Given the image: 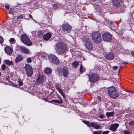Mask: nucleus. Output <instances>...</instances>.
<instances>
[{
  "label": "nucleus",
  "instance_id": "nucleus-1",
  "mask_svg": "<svg viewBox=\"0 0 134 134\" xmlns=\"http://www.w3.org/2000/svg\"><path fill=\"white\" fill-rule=\"evenodd\" d=\"M108 92L109 96L112 98L116 99L119 96V93L115 87L112 86L109 87L108 90Z\"/></svg>",
  "mask_w": 134,
  "mask_h": 134
},
{
  "label": "nucleus",
  "instance_id": "nucleus-2",
  "mask_svg": "<svg viewBox=\"0 0 134 134\" xmlns=\"http://www.w3.org/2000/svg\"><path fill=\"white\" fill-rule=\"evenodd\" d=\"M91 37L93 42L96 44L100 43L102 40L101 35L99 32H93L92 33Z\"/></svg>",
  "mask_w": 134,
  "mask_h": 134
},
{
  "label": "nucleus",
  "instance_id": "nucleus-3",
  "mask_svg": "<svg viewBox=\"0 0 134 134\" xmlns=\"http://www.w3.org/2000/svg\"><path fill=\"white\" fill-rule=\"evenodd\" d=\"M83 42L88 49L92 50L93 49V45L91 43L90 39L87 37H86L84 39Z\"/></svg>",
  "mask_w": 134,
  "mask_h": 134
},
{
  "label": "nucleus",
  "instance_id": "nucleus-4",
  "mask_svg": "<svg viewBox=\"0 0 134 134\" xmlns=\"http://www.w3.org/2000/svg\"><path fill=\"white\" fill-rule=\"evenodd\" d=\"M82 122L87 125L88 127H92L96 129H99L101 127L100 125L97 124L96 122H92L91 123L90 122L86 120H82Z\"/></svg>",
  "mask_w": 134,
  "mask_h": 134
},
{
  "label": "nucleus",
  "instance_id": "nucleus-5",
  "mask_svg": "<svg viewBox=\"0 0 134 134\" xmlns=\"http://www.w3.org/2000/svg\"><path fill=\"white\" fill-rule=\"evenodd\" d=\"M55 48L58 50H66L68 49V47L64 43L59 42L55 45Z\"/></svg>",
  "mask_w": 134,
  "mask_h": 134
},
{
  "label": "nucleus",
  "instance_id": "nucleus-6",
  "mask_svg": "<svg viewBox=\"0 0 134 134\" xmlns=\"http://www.w3.org/2000/svg\"><path fill=\"white\" fill-rule=\"evenodd\" d=\"M113 4L116 7H121L123 9L121 12H123L125 8L123 2L122 0H113Z\"/></svg>",
  "mask_w": 134,
  "mask_h": 134
},
{
  "label": "nucleus",
  "instance_id": "nucleus-7",
  "mask_svg": "<svg viewBox=\"0 0 134 134\" xmlns=\"http://www.w3.org/2000/svg\"><path fill=\"white\" fill-rule=\"evenodd\" d=\"M21 40L23 43L28 46L31 45L32 44L30 39L25 34H23L21 35Z\"/></svg>",
  "mask_w": 134,
  "mask_h": 134
},
{
  "label": "nucleus",
  "instance_id": "nucleus-8",
  "mask_svg": "<svg viewBox=\"0 0 134 134\" xmlns=\"http://www.w3.org/2000/svg\"><path fill=\"white\" fill-rule=\"evenodd\" d=\"M27 75L29 77L31 76L33 74V69L31 66L28 64H26L24 66Z\"/></svg>",
  "mask_w": 134,
  "mask_h": 134
},
{
  "label": "nucleus",
  "instance_id": "nucleus-9",
  "mask_svg": "<svg viewBox=\"0 0 134 134\" xmlns=\"http://www.w3.org/2000/svg\"><path fill=\"white\" fill-rule=\"evenodd\" d=\"M103 40L107 42H110L112 40V36L111 34L108 33H105L102 35Z\"/></svg>",
  "mask_w": 134,
  "mask_h": 134
},
{
  "label": "nucleus",
  "instance_id": "nucleus-10",
  "mask_svg": "<svg viewBox=\"0 0 134 134\" xmlns=\"http://www.w3.org/2000/svg\"><path fill=\"white\" fill-rule=\"evenodd\" d=\"M89 80L91 82L94 83L98 81L99 77L97 74H94L90 75H89Z\"/></svg>",
  "mask_w": 134,
  "mask_h": 134
},
{
  "label": "nucleus",
  "instance_id": "nucleus-11",
  "mask_svg": "<svg viewBox=\"0 0 134 134\" xmlns=\"http://www.w3.org/2000/svg\"><path fill=\"white\" fill-rule=\"evenodd\" d=\"M71 26L67 23H65L62 25V28L64 32L69 33L71 29Z\"/></svg>",
  "mask_w": 134,
  "mask_h": 134
},
{
  "label": "nucleus",
  "instance_id": "nucleus-12",
  "mask_svg": "<svg viewBox=\"0 0 134 134\" xmlns=\"http://www.w3.org/2000/svg\"><path fill=\"white\" fill-rule=\"evenodd\" d=\"M49 60L51 62H52L53 63L56 64H59L60 62L58 58L55 56L51 55H49Z\"/></svg>",
  "mask_w": 134,
  "mask_h": 134
},
{
  "label": "nucleus",
  "instance_id": "nucleus-13",
  "mask_svg": "<svg viewBox=\"0 0 134 134\" xmlns=\"http://www.w3.org/2000/svg\"><path fill=\"white\" fill-rule=\"evenodd\" d=\"M45 81V80L44 76L39 75L37 76L35 83L38 85L40 84H43V82Z\"/></svg>",
  "mask_w": 134,
  "mask_h": 134
},
{
  "label": "nucleus",
  "instance_id": "nucleus-14",
  "mask_svg": "<svg viewBox=\"0 0 134 134\" xmlns=\"http://www.w3.org/2000/svg\"><path fill=\"white\" fill-rule=\"evenodd\" d=\"M119 125L118 123H115L111 124L110 127L109 129L113 131H115L116 129L119 127Z\"/></svg>",
  "mask_w": 134,
  "mask_h": 134
},
{
  "label": "nucleus",
  "instance_id": "nucleus-15",
  "mask_svg": "<svg viewBox=\"0 0 134 134\" xmlns=\"http://www.w3.org/2000/svg\"><path fill=\"white\" fill-rule=\"evenodd\" d=\"M62 72L63 75L65 77H66L68 74V70L67 68L64 66L62 68Z\"/></svg>",
  "mask_w": 134,
  "mask_h": 134
},
{
  "label": "nucleus",
  "instance_id": "nucleus-16",
  "mask_svg": "<svg viewBox=\"0 0 134 134\" xmlns=\"http://www.w3.org/2000/svg\"><path fill=\"white\" fill-rule=\"evenodd\" d=\"M106 58L108 60H111L114 58V56L112 52H110L106 56Z\"/></svg>",
  "mask_w": 134,
  "mask_h": 134
},
{
  "label": "nucleus",
  "instance_id": "nucleus-17",
  "mask_svg": "<svg viewBox=\"0 0 134 134\" xmlns=\"http://www.w3.org/2000/svg\"><path fill=\"white\" fill-rule=\"evenodd\" d=\"M51 36L52 35L50 33H47L44 35L43 38L45 40L48 41L50 38Z\"/></svg>",
  "mask_w": 134,
  "mask_h": 134
},
{
  "label": "nucleus",
  "instance_id": "nucleus-18",
  "mask_svg": "<svg viewBox=\"0 0 134 134\" xmlns=\"http://www.w3.org/2000/svg\"><path fill=\"white\" fill-rule=\"evenodd\" d=\"M23 57L20 55H18L15 58V62L16 63H18L19 61H21L23 60Z\"/></svg>",
  "mask_w": 134,
  "mask_h": 134
},
{
  "label": "nucleus",
  "instance_id": "nucleus-19",
  "mask_svg": "<svg viewBox=\"0 0 134 134\" xmlns=\"http://www.w3.org/2000/svg\"><path fill=\"white\" fill-rule=\"evenodd\" d=\"M18 82L19 84V85L18 86L22 90H25L27 88L26 86H24L23 87H20L23 85V82L20 80L18 81Z\"/></svg>",
  "mask_w": 134,
  "mask_h": 134
},
{
  "label": "nucleus",
  "instance_id": "nucleus-20",
  "mask_svg": "<svg viewBox=\"0 0 134 134\" xmlns=\"http://www.w3.org/2000/svg\"><path fill=\"white\" fill-rule=\"evenodd\" d=\"M94 11L96 12H100V6L97 4H95L94 5Z\"/></svg>",
  "mask_w": 134,
  "mask_h": 134
},
{
  "label": "nucleus",
  "instance_id": "nucleus-21",
  "mask_svg": "<svg viewBox=\"0 0 134 134\" xmlns=\"http://www.w3.org/2000/svg\"><path fill=\"white\" fill-rule=\"evenodd\" d=\"M114 111L112 112H107L106 113V116L107 118L113 116L114 115Z\"/></svg>",
  "mask_w": 134,
  "mask_h": 134
},
{
  "label": "nucleus",
  "instance_id": "nucleus-22",
  "mask_svg": "<svg viewBox=\"0 0 134 134\" xmlns=\"http://www.w3.org/2000/svg\"><path fill=\"white\" fill-rule=\"evenodd\" d=\"M42 35V32L40 31H37L35 32V35L37 37H40Z\"/></svg>",
  "mask_w": 134,
  "mask_h": 134
},
{
  "label": "nucleus",
  "instance_id": "nucleus-23",
  "mask_svg": "<svg viewBox=\"0 0 134 134\" xmlns=\"http://www.w3.org/2000/svg\"><path fill=\"white\" fill-rule=\"evenodd\" d=\"M79 63L78 61H74L72 64V66L74 68H75L77 67L79 65Z\"/></svg>",
  "mask_w": 134,
  "mask_h": 134
},
{
  "label": "nucleus",
  "instance_id": "nucleus-24",
  "mask_svg": "<svg viewBox=\"0 0 134 134\" xmlns=\"http://www.w3.org/2000/svg\"><path fill=\"white\" fill-rule=\"evenodd\" d=\"M51 72V70L49 68H47L44 70V72L47 74H50Z\"/></svg>",
  "mask_w": 134,
  "mask_h": 134
},
{
  "label": "nucleus",
  "instance_id": "nucleus-25",
  "mask_svg": "<svg viewBox=\"0 0 134 134\" xmlns=\"http://www.w3.org/2000/svg\"><path fill=\"white\" fill-rule=\"evenodd\" d=\"M5 63L8 65H13V63L12 61H10L8 60H4Z\"/></svg>",
  "mask_w": 134,
  "mask_h": 134
},
{
  "label": "nucleus",
  "instance_id": "nucleus-26",
  "mask_svg": "<svg viewBox=\"0 0 134 134\" xmlns=\"http://www.w3.org/2000/svg\"><path fill=\"white\" fill-rule=\"evenodd\" d=\"M50 102L51 103H52L53 104H54V103H52L53 102L56 103H57L58 104H61L62 103L61 102V101H60L59 100H53L51 101H50L49 102Z\"/></svg>",
  "mask_w": 134,
  "mask_h": 134
},
{
  "label": "nucleus",
  "instance_id": "nucleus-27",
  "mask_svg": "<svg viewBox=\"0 0 134 134\" xmlns=\"http://www.w3.org/2000/svg\"><path fill=\"white\" fill-rule=\"evenodd\" d=\"M85 71V68L83 67L82 65L81 64L80 65V72L81 73H82L83 72Z\"/></svg>",
  "mask_w": 134,
  "mask_h": 134
},
{
  "label": "nucleus",
  "instance_id": "nucleus-28",
  "mask_svg": "<svg viewBox=\"0 0 134 134\" xmlns=\"http://www.w3.org/2000/svg\"><path fill=\"white\" fill-rule=\"evenodd\" d=\"M4 50H13V49L12 47L8 46H6L5 47Z\"/></svg>",
  "mask_w": 134,
  "mask_h": 134
},
{
  "label": "nucleus",
  "instance_id": "nucleus-29",
  "mask_svg": "<svg viewBox=\"0 0 134 134\" xmlns=\"http://www.w3.org/2000/svg\"><path fill=\"white\" fill-rule=\"evenodd\" d=\"M102 132V131L101 130L96 131L94 132L93 134H101Z\"/></svg>",
  "mask_w": 134,
  "mask_h": 134
},
{
  "label": "nucleus",
  "instance_id": "nucleus-30",
  "mask_svg": "<svg viewBox=\"0 0 134 134\" xmlns=\"http://www.w3.org/2000/svg\"><path fill=\"white\" fill-rule=\"evenodd\" d=\"M55 87L56 88L57 90L59 91V93L61 92L62 91V89H61L58 86L56 85L55 86Z\"/></svg>",
  "mask_w": 134,
  "mask_h": 134
},
{
  "label": "nucleus",
  "instance_id": "nucleus-31",
  "mask_svg": "<svg viewBox=\"0 0 134 134\" xmlns=\"http://www.w3.org/2000/svg\"><path fill=\"white\" fill-rule=\"evenodd\" d=\"M65 51H57V52L59 55H61L64 54Z\"/></svg>",
  "mask_w": 134,
  "mask_h": 134
},
{
  "label": "nucleus",
  "instance_id": "nucleus-32",
  "mask_svg": "<svg viewBox=\"0 0 134 134\" xmlns=\"http://www.w3.org/2000/svg\"><path fill=\"white\" fill-rule=\"evenodd\" d=\"M9 41L11 43H14L15 42V40L14 38H12L10 39Z\"/></svg>",
  "mask_w": 134,
  "mask_h": 134
},
{
  "label": "nucleus",
  "instance_id": "nucleus-33",
  "mask_svg": "<svg viewBox=\"0 0 134 134\" xmlns=\"http://www.w3.org/2000/svg\"><path fill=\"white\" fill-rule=\"evenodd\" d=\"M60 94H61V95L63 97V98L65 99L66 100V98L65 97V94L64 93L63 91H62L60 93Z\"/></svg>",
  "mask_w": 134,
  "mask_h": 134
},
{
  "label": "nucleus",
  "instance_id": "nucleus-34",
  "mask_svg": "<svg viewBox=\"0 0 134 134\" xmlns=\"http://www.w3.org/2000/svg\"><path fill=\"white\" fill-rule=\"evenodd\" d=\"M27 60L28 63H30L32 62V59L31 58L29 57L27 58Z\"/></svg>",
  "mask_w": 134,
  "mask_h": 134
},
{
  "label": "nucleus",
  "instance_id": "nucleus-35",
  "mask_svg": "<svg viewBox=\"0 0 134 134\" xmlns=\"http://www.w3.org/2000/svg\"><path fill=\"white\" fill-rule=\"evenodd\" d=\"M1 68L3 71L6 68V65L4 64H3L2 65Z\"/></svg>",
  "mask_w": 134,
  "mask_h": 134
},
{
  "label": "nucleus",
  "instance_id": "nucleus-36",
  "mask_svg": "<svg viewBox=\"0 0 134 134\" xmlns=\"http://www.w3.org/2000/svg\"><path fill=\"white\" fill-rule=\"evenodd\" d=\"M20 50H27L26 48L23 46H20Z\"/></svg>",
  "mask_w": 134,
  "mask_h": 134
},
{
  "label": "nucleus",
  "instance_id": "nucleus-37",
  "mask_svg": "<svg viewBox=\"0 0 134 134\" xmlns=\"http://www.w3.org/2000/svg\"><path fill=\"white\" fill-rule=\"evenodd\" d=\"M13 51H5L6 53L8 55H10L12 53Z\"/></svg>",
  "mask_w": 134,
  "mask_h": 134
},
{
  "label": "nucleus",
  "instance_id": "nucleus-38",
  "mask_svg": "<svg viewBox=\"0 0 134 134\" xmlns=\"http://www.w3.org/2000/svg\"><path fill=\"white\" fill-rule=\"evenodd\" d=\"M53 8L54 10L56 9L58 7V4H54L53 5Z\"/></svg>",
  "mask_w": 134,
  "mask_h": 134
},
{
  "label": "nucleus",
  "instance_id": "nucleus-39",
  "mask_svg": "<svg viewBox=\"0 0 134 134\" xmlns=\"http://www.w3.org/2000/svg\"><path fill=\"white\" fill-rule=\"evenodd\" d=\"M124 134H131L130 131L126 130H125L124 131Z\"/></svg>",
  "mask_w": 134,
  "mask_h": 134
},
{
  "label": "nucleus",
  "instance_id": "nucleus-40",
  "mask_svg": "<svg viewBox=\"0 0 134 134\" xmlns=\"http://www.w3.org/2000/svg\"><path fill=\"white\" fill-rule=\"evenodd\" d=\"M5 7L6 9L8 10L9 9L10 5L9 4H5Z\"/></svg>",
  "mask_w": 134,
  "mask_h": 134
},
{
  "label": "nucleus",
  "instance_id": "nucleus-41",
  "mask_svg": "<svg viewBox=\"0 0 134 134\" xmlns=\"http://www.w3.org/2000/svg\"><path fill=\"white\" fill-rule=\"evenodd\" d=\"M129 125H134V121H132L129 123Z\"/></svg>",
  "mask_w": 134,
  "mask_h": 134
},
{
  "label": "nucleus",
  "instance_id": "nucleus-42",
  "mask_svg": "<svg viewBox=\"0 0 134 134\" xmlns=\"http://www.w3.org/2000/svg\"><path fill=\"white\" fill-rule=\"evenodd\" d=\"M3 42V38L0 36V43H2Z\"/></svg>",
  "mask_w": 134,
  "mask_h": 134
},
{
  "label": "nucleus",
  "instance_id": "nucleus-43",
  "mask_svg": "<svg viewBox=\"0 0 134 134\" xmlns=\"http://www.w3.org/2000/svg\"><path fill=\"white\" fill-rule=\"evenodd\" d=\"M57 74L59 76H60L62 75V74L60 70H58L57 71Z\"/></svg>",
  "mask_w": 134,
  "mask_h": 134
},
{
  "label": "nucleus",
  "instance_id": "nucleus-44",
  "mask_svg": "<svg viewBox=\"0 0 134 134\" xmlns=\"http://www.w3.org/2000/svg\"><path fill=\"white\" fill-rule=\"evenodd\" d=\"M23 53L27 54L29 53V51H22Z\"/></svg>",
  "mask_w": 134,
  "mask_h": 134
},
{
  "label": "nucleus",
  "instance_id": "nucleus-45",
  "mask_svg": "<svg viewBox=\"0 0 134 134\" xmlns=\"http://www.w3.org/2000/svg\"><path fill=\"white\" fill-rule=\"evenodd\" d=\"M109 131H105L103 132L102 134H108Z\"/></svg>",
  "mask_w": 134,
  "mask_h": 134
},
{
  "label": "nucleus",
  "instance_id": "nucleus-46",
  "mask_svg": "<svg viewBox=\"0 0 134 134\" xmlns=\"http://www.w3.org/2000/svg\"><path fill=\"white\" fill-rule=\"evenodd\" d=\"M58 97L59 98L60 100H59L60 101H61V102L62 103H63V100L61 97L59 96V95H58Z\"/></svg>",
  "mask_w": 134,
  "mask_h": 134
},
{
  "label": "nucleus",
  "instance_id": "nucleus-47",
  "mask_svg": "<svg viewBox=\"0 0 134 134\" xmlns=\"http://www.w3.org/2000/svg\"><path fill=\"white\" fill-rule=\"evenodd\" d=\"M12 86L15 87L19 88V87L18 86V85L16 84H13Z\"/></svg>",
  "mask_w": 134,
  "mask_h": 134
},
{
  "label": "nucleus",
  "instance_id": "nucleus-48",
  "mask_svg": "<svg viewBox=\"0 0 134 134\" xmlns=\"http://www.w3.org/2000/svg\"><path fill=\"white\" fill-rule=\"evenodd\" d=\"M23 18V16L22 15H20L17 17V19H21Z\"/></svg>",
  "mask_w": 134,
  "mask_h": 134
},
{
  "label": "nucleus",
  "instance_id": "nucleus-49",
  "mask_svg": "<svg viewBox=\"0 0 134 134\" xmlns=\"http://www.w3.org/2000/svg\"><path fill=\"white\" fill-rule=\"evenodd\" d=\"M103 114H101L99 116V117L101 119L103 118Z\"/></svg>",
  "mask_w": 134,
  "mask_h": 134
},
{
  "label": "nucleus",
  "instance_id": "nucleus-50",
  "mask_svg": "<svg viewBox=\"0 0 134 134\" xmlns=\"http://www.w3.org/2000/svg\"><path fill=\"white\" fill-rule=\"evenodd\" d=\"M43 99L46 101L47 102H49L50 101H47V99H48V98H44Z\"/></svg>",
  "mask_w": 134,
  "mask_h": 134
},
{
  "label": "nucleus",
  "instance_id": "nucleus-51",
  "mask_svg": "<svg viewBox=\"0 0 134 134\" xmlns=\"http://www.w3.org/2000/svg\"><path fill=\"white\" fill-rule=\"evenodd\" d=\"M131 54L134 57V51H132L131 52Z\"/></svg>",
  "mask_w": 134,
  "mask_h": 134
},
{
  "label": "nucleus",
  "instance_id": "nucleus-52",
  "mask_svg": "<svg viewBox=\"0 0 134 134\" xmlns=\"http://www.w3.org/2000/svg\"><path fill=\"white\" fill-rule=\"evenodd\" d=\"M9 13L11 14H12L13 13V11L12 10V9H11L10 10L9 12Z\"/></svg>",
  "mask_w": 134,
  "mask_h": 134
},
{
  "label": "nucleus",
  "instance_id": "nucleus-53",
  "mask_svg": "<svg viewBox=\"0 0 134 134\" xmlns=\"http://www.w3.org/2000/svg\"><path fill=\"white\" fill-rule=\"evenodd\" d=\"M118 69V66H114L113 67V69L114 70L117 69Z\"/></svg>",
  "mask_w": 134,
  "mask_h": 134
},
{
  "label": "nucleus",
  "instance_id": "nucleus-54",
  "mask_svg": "<svg viewBox=\"0 0 134 134\" xmlns=\"http://www.w3.org/2000/svg\"><path fill=\"white\" fill-rule=\"evenodd\" d=\"M97 98L98 99V100L99 101L101 100V98L99 96H98L97 97Z\"/></svg>",
  "mask_w": 134,
  "mask_h": 134
},
{
  "label": "nucleus",
  "instance_id": "nucleus-55",
  "mask_svg": "<svg viewBox=\"0 0 134 134\" xmlns=\"http://www.w3.org/2000/svg\"><path fill=\"white\" fill-rule=\"evenodd\" d=\"M128 64V63L127 62H124L123 63V64L124 65H126Z\"/></svg>",
  "mask_w": 134,
  "mask_h": 134
},
{
  "label": "nucleus",
  "instance_id": "nucleus-56",
  "mask_svg": "<svg viewBox=\"0 0 134 134\" xmlns=\"http://www.w3.org/2000/svg\"><path fill=\"white\" fill-rule=\"evenodd\" d=\"M29 17L30 18H32V20H34L33 19V17H32V16L31 15H30V14H29Z\"/></svg>",
  "mask_w": 134,
  "mask_h": 134
},
{
  "label": "nucleus",
  "instance_id": "nucleus-57",
  "mask_svg": "<svg viewBox=\"0 0 134 134\" xmlns=\"http://www.w3.org/2000/svg\"><path fill=\"white\" fill-rule=\"evenodd\" d=\"M121 68H120V69H119V72L120 71V70H121Z\"/></svg>",
  "mask_w": 134,
  "mask_h": 134
},
{
  "label": "nucleus",
  "instance_id": "nucleus-58",
  "mask_svg": "<svg viewBox=\"0 0 134 134\" xmlns=\"http://www.w3.org/2000/svg\"><path fill=\"white\" fill-rule=\"evenodd\" d=\"M2 75V74L1 73V72H0V76H1Z\"/></svg>",
  "mask_w": 134,
  "mask_h": 134
},
{
  "label": "nucleus",
  "instance_id": "nucleus-59",
  "mask_svg": "<svg viewBox=\"0 0 134 134\" xmlns=\"http://www.w3.org/2000/svg\"><path fill=\"white\" fill-rule=\"evenodd\" d=\"M100 46L101 47V48H102V47H103V46Z\"/></svg>",
  "mask_w": 134,
  "mask_h": 134
},
{
  "label": "nucleus",
  "instance_id": "nucleus-60",
  "mask_svg": "<svg viewBox=\"0 0 134 134\" xmlns=\"http://www.w3.org/2000/svg\"><path fill=\"white\" fill-rule=\"evenodd\" d=\"M21 5L22 4H19L18 5Z\"/></svg>",
  "mask_w": 134,
  "mask_h": 134
},
{
  "label": "nucleus",
  "instance_id": "nucleus-61",
  "mask_svg": "<svg viewBox=\"0 0 134 134\" xmlns=\"http://www.w3.org/2000/svg\"><path fill=\"white\" fill-rule=\"evenodd\" d=\"M53 92H54V91H53V92H52L51 93H53Z\"/></svg>",
  "mask_w": 134,
  "mask_h": 134
},
{
  "label": "nucleus",
  "instance_id": "nucleus-62",
  "mask_svg": "<svg viewBox=\"0 0 134 134\" xmlns=\"http://www.w3.org/2000/svg\"><path fill=\"white\" fill-rule=\"evenodd\" d=\"M1 60H0V64H1Z\"/></svg>",
  "mask_w": 134,
  "mask_h": 134
},
{
  "label": "nucleus",
  "instance_id": "nucleus-63",
  "mask_svg": "<svg viewBox=\"0 0 134 134\" xmlns=\"http://www.w3.org/2000/svg\"><path fill=\"white\" fill-rule=\"evenodd\" d=\"M18 6V5H17V6H16L17 7V6Z\"/></svg>",
  "mask_w": 134,
  "mask_h": 134
}]
</instances>
